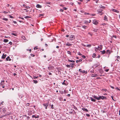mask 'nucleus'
Here are the masks:
<instances>
[{
	"instance_id": "c756f323",
	"label": "nucleus",
	"mask_w": 120,
	"mask_h": 120,
	"mask_svg": "<svg viewBox=\"0 0 120 120\" xmlns=\"http://www.w3.org/2000/svg\"><path fill=\"white\" fill-rule=\"evenodd\" d=\"M98 30L97 29H94V31L95 32H96Z\"/></svg>"
},
{
	"instance_id": "423d86ee",
	"label": "nucleus",
	"mask_w": 120,
	"mask_h": 120,
	"mask_svg": "<svg viewBox=\"0 0 120 120\" xmlns=\"http://www.w3.org/2000/svg\"><path fill=\"white\" fill-rule=\"evenodd\" d=\"M103 10L101 9H98L97 10V11L98 12V14H100V13H102V11Z\"/></svg>"
},
{
	"instance_id": "f03ea898",
	"label": "nucleus",
	"mask_w": 120,
	"mask_h": 120,
	"mask_svg": "<svg viewBox=\"0 0 120 120\" xmlns=\"http://www.w3.org/2000/svg\"><path fill=\"white\" fill-rule=\"evenodd\" d=\"M106 98L105 97H103L102 96H100L98 97L99 100L100 99H105Z\"/></svg>"
},
{
	"instance_id": "58836bf2",
	"label": "nucleus",
	"mask_w": 120,
	"mask_h": 120,
	"mask_svg": "<svg viewBox=\"0 0 120 120\" xmlns=\"http://www.w3.org/2000/svg\"><path fill=\"white\" fill-rule=\"evenodd\" d=\"M82 57L83 58H86V57L85 56H84V55H82Z\"/></svg>"
},
{
	"instance_id": "c03bdc74",
	"label": "nucleus",
	"mask_w": 120,
	"mask_h": 120,
	"mask_svg": "<svg viewBox=\"0 0 120 120\" xmlns=\"http://www.w3.org/2000/svg\"><path fill=\"white\" fill-rule=\"evenodd\" d=\"M9 44H10L11 45L12 44V43L10 41L9 43Z\"/></svg>"
},
{
	"instance_id": "2eb2a0df",
	"label": "nucleus",
	"mask_w": 120,
	"mask_h": 120,
	"mask_svg": "<svg viewBox=\"0 0 120 120\" xmlns=\"http://www.w3.org/2000/svg\"><path fill=\"white\" fill-rule=\"evenodd\" d=\"M36 7L38 8H41V6L39 4H38L37 5Z\"/></svg>"
},
{
	"instance_id": "1a4fd4ad",
	"label": "nucleus",
	"mask_w": 120,
	"mask_h": 120,
	"mask_svg": "<svg viewBox=\"0 0 120 120\" xmlns=\"http://www.w3.org/2000/svg\"><path fill=\"white\" fill-rule=\"evenodd\" d=\"M6 60H7V61H8V60H9V61H11V59H10V57L9 56H8L7 58H6Z\"/></svg>"
},
{
	"instance_id": "20e7f679",
	"label": "nucleus",
	"mask_w": 120,
	"mask_h": 120,
	"mask_svg": "<svg viewBox=\"0 0 120 120\" xmlns=\"http://www.w3.org/2000/svg\"><path fill=\"white\" fill-rule=\"evenodd\" d=\"M49 104V103L48 102V103H45L44 104H43V105L45 107V109H47V107L48 106Z\"/></svg>"
},
{
	"instance_id": "2f4dec72",
	"label": "nucleus",
	"mask_w": 120,
	"mask_h": 120,
	"mask_svg": "<svg viewBox=\"0 0 120 120\" xmlns=\"http://www.w3.org/2000/svg\"><path fill=\"white\" fill-rule=\"evenodd\" d=\"M38 77V76H33V78L34 79H37Z\"/></svg>"
},
{
	"instance_id": "412c9836",
	"label": "nucleus",
	"mask_w": 120,
	"mask_h": 120,
	"mask_svg": "<svg viewBox=\"0 0 120 120\" xmlns=\"http://www.w3.org/2000/svg\"><path fill=\"white\" fill-rule=\"evenodd\" d=\"M100 52H101V53H102V54H104L105 52V51L104 50L102 51H100Z\"/></svg>"
},
{
	"instance_id": "0eeeda50",
	"label": "nucleus",
	"mask_w": 120,
	"mask_h": 120,
	"mask_svg": "<svg viewBox=\"0 0 120 120\" xmlns=\"http://www.w3.org/2000/svg\"><path fill=\"white\" fill-rule=\"evenodd\" d=\"M111 10L112 11L116 12L118 13H119V11H117L116 9H111Z\"/></svg>"
},
{
	"instance_id": "4468645a",
	"label": "nucleus",
	"mask_w": 120,
	"mask_h": 120,
	"mask_svg": "<svg viewBox=\"0 0 120 120\" xmlns=\"http://www.w3.org/2000/svg\"><path fill=\"white\" fill-rule=\"evenodd\" d=\"M90 98L91 100V101H93L95 102V100L92 97H90Z\"/></svg>"
},
{
	"instance_id": "37998d69",
	"label": "nucleus",
	"mask_w": 120,
	"mask_h": 120,
	"mask_svg": "<svg viewBox=\"0 0 120 120\" xmlns=\"http://www.w3.org/2000/svg\"><path fill=\"white\" fill-rule=\"evenodd\" d=\"M116 89H117V90H120V89H119V88H118V87H116Z\"/></svg>"
},
{
	"instance_id": "6ab92c4d",
	"label": "nucleus",
	"mask_w": 120,
	"mask_h": 120,
	"mask_svg": "<svg viewBox=\"0 0 120 120\" xmlns=\"http://www.w3.org/2000/svg\"><path fill=\"white\" fill-rule=\"evenodd\" d=\"M97 75L96 74H92L91 75V76L92 77H96V76Z\"/></svg>"
},
{
	"instance_id": "ddd939ff",
	"label": "nucleus",
	"mask_w": 120,
	"mask_h": 120,
	"mask_svg": "<svg viewBox=\"0 0 120 120\" xmlns=\"http://www.w3.org/2000/svg\"><path fill=\"white\" fill-rule=\"evenodd\" d=\"M66 45L68 46H71V44L69 43H67L66 44Z\"/></svg>"
},
{
	"instance_id": "603ef678",
	"label": "nucleus",
	"mask_w": 120,
	"mask_h": 120,
	"mask_svg": "<svg viewBox=\"0 0 120 120\" xmlns=\"http://www.w3.org/2000/svg\"><path fill=\"white\" fill-rule=\"evenodd\" d=\"M53 105H52V106H51V108L52 109H53L54 108V107H53Z\"/></svg>"
},
{
	"instance_id": "72a5a7b5",
	"label": "nucleus",
	"mask_w": 120,
	"mask_h": 120,
	"mask_svg": "<svg viewBox=\"0 0 120 120\" xmlns=\"http://www.w3.org/2000/svg\"><path fill=\"white\" fill-rule=\"evenodd\" d=\"M66 66L68 68H70L71 67L70 65H67Z\"/></svg>"
},
{
	"instance_id": "0e129e2a",
	"label": "nucleus",
	"mask_w": 120,
	"mask_h": 120,
	"mask_svg": "<svg viewBox=\"0 0 120 120\" xmlns=\"http://www.w3.org/2000/svg\"><path fill=\"white\" fill-rule=\"evenodd\" d=\"M23 7H26V5L25 4H23Z\"/></svg>"
},
{
	"instance_id": "a18cd8bd",
	"label": "nucleus",
	"mask_w": 120,
	"mask_h": 120,
	"mask_svg": "<svg viewBox=\"0 0 120 120\" xmlns=\"http://www.w3.org/2000/svg\"><path fill=\"white\" fill-rule=\"evenodd\" d=\"M95 15L94 14H90V15L91 16H95Z\"/></svg>"
},
{
	"instance_id": "e433bc0d",
	"label": "nucleus",
	"mask_w": 120,
	"mask_h": 120,
	"mask_svg": "<svg viewBox=\"0 0 120 120\" xmlns=\"http://www.w3.org/2000/svg\"><path fill=\"white\" fill-rule=\"evenodd\" d=\"M31 56L33 57H34L35 56V55H34L32 54H30Z\"/></svg>"
},
{
	"instance_id": "e2e57ef3",
	"label": "nucleus",
	"mask_w": 120,
	"mask_h": 120,
	"mask_svg": "<svg viewBox=\"0 0 120 120\" xmlns=\"http://www.w3.org/2000/svg\"><path fill=\"white\" fill-rule=\"evenodd\" d=\"M103 14V13H102V12L101 13H100V14H99L101 15Z\"/></svg>"
},
{
	"instance_id": "a878e982",
	"label": "nucleus",
	"mask_w": 120,
	"mask_h": 120,
	"mask_svg": "<svg viewBox=\"0 0 120 120\" xmlns=\"http://www.w3.org/2000/svg\"><path fill=\"white\" fill-rule=\"evenodd\" d=\"M91 45H86V47H91Z\"/></svg>"
},
{
	"instance_id": "6e6d98bb",
	"label": "nucleus",
	"mask_w": 120,
	"mask_h": 120,
	"mask_svg": "<svg viewBox=\"0 0 120 120\" xmlns=\"http://www.w3.org/2000/svg\"><path fill=\"white\" fill-rule=\"evenodd\" d=\"M110 86V87H111L112 88V89H114V87L113 86Z\"/></svg>"
},
{
	"instance_id": "de8ad7c7",
	"label": "nucleus",
	"mask_w": 120,
	"mask_h": 120,
	"mask_svg": "<svg viewBox=\"0 0 120 120\" xmlns=\"http://www.w3.org/2000/svg\"><path fill=\"white\" fill-rule=\"evenodd\" d=\"M86 115L87 116H90V115L88 114H86Z\"/></svg>"
},
{
	"instance_id": "f3484780",
	"label": "nucleus",
	"mask_w": 120,
	"mask_h": 120,
	"mask_svg": "<svg viewBox=\"0 0 120 120\" xmlns=\"http://www.w3.org/2000/svg\"><path fill=\"white\" fill-rule=\"evenodd\" d=\"M8 41V40L7 39H4V41L5 42H7Z\"/></svg>"
},
{
	"instance_id": "c9c22d12",
	"label": "nucleus",
	"mask_w": 120,
	"mask_h": 120,
	"mask_svg": "<svg viewBox=\"0 0 120 120\" xmlns=\"http://www.w3.org/2000/svg\"><path fill=\"white\" fill-rule=\"evenodd\" d=\"M24 17L25 18H30V17L28 16H26L25 17Z\"/></svg>"
},
{
	"instance_id": "a211bd4d",
	"label": "nucleus",
	"mask_w": 120,
	"mask_h": 120,
	"mask_svg": "<svg viewBox=\"0 0 120 120\" xmlns=\"http://www.w3.org/2000/svg\"><path fill=\"white\" fill-rule=\"evenodd\" d=\"M82 60V59H80L79 60H77L76 62L77 63H78L79 62H81Z\"/></svg>"
},
{
	"instance_id": "473e14b6",
	"label": "nucleus",
	"mask_w": 120,
	"mask_h": 120,
	"mask_svg": "<svg viewBox=\"0 0 120 120\" xmlns=\"http://www.w3.org/2000/svg\"><path fill=\"white\" fill-rule=\"evenodd\" d=\"M11 34L12 35H13L15 36H16V34H15L13 33H11Z\"/></svg>"
},
{
	"instance_id": "6e6552de",
	"label": "nucleus",
	"mask_w": 120,
	"mask_h": 120,
	"mask_svg": "<svg viewBox=\"0 0 120 120\" xmlns=\"http://www.w3.org/2000/svg\"><path fill=\"white\" fill-rule=\"evenodd\" d=\"M6 56V54L4 55V54H3L2 56V58L3 59H4Z\"/></svg>"
},
{
	"instance_id": "9b49d317",
	"label": "nucleus",
	"mask_w": 120,
	"mask_h": 120,
	"mask_svg": "<svg viewBox=\"0 0 120 120\" xmlns=\"http://www.w3.org/2000/svg\"><path fill=\"white\" fill-rule=\"evenodd\" d=\"M82 109L84 111H86L87 112L88 111V110L87 109L85 108H83Z\"/></svg>"
},
{
	"instance_id": "338daca9",
	"label": "nucleus",
	"mask_w": 120,
	"mask_h": 120,
	"mask_svg": "<svg viewBox=\"0 0 120 120\" xmlns=\"http://www.w3.org/2000/svg\"><path fill=\"white\" fill-rule=\"evenodd\" d=\"M85 72V71H82V73H84Z\"/></svg>"
},
{
	"instance_id": "aec40b11",
	"label": "nucleus",
	"mask_w": 120,
	"mask_h": 120,
	"mask_svg": "<svg viewBox=\"0 0 120 120\" xmlns=\"http://www.w3.org/2000/svg\"><path fill=\"white\" fill-rule=\"evenodd\" d=\"M68 61L71 62H75V61L73 60H68Z\"/></svg>"
},
{
	"instance_id": "dca6fc26",
	"label": "nucleus",
	"mask_w": 120,
	"mask_h": 120,
	"mask_svg": "<svg viewBox=\"0 0 120 120\" xmlns=\"http://www.w3.org/2000/svg\"><path fill=\"white\" fill-rule=\"evenodd\" d=\"M32 117L33 118H38L39 117V116H35L34 115H33L32 116Z\"/></svg>"
},
{
	"instance_id": "4c0bfd02",
	"label": "nucleus",
	"mask_w": 120,
	"mask_h": 120,
	"mask_svg": "<svg viewBox=\"0 0 120 120\" xmlns=\"http://www.w3.org/2000/svg\"><path fill=\"white\" fill-rule=\"evenodd\" d=\"M65 81V80H64V82H62V84L63 85H65V83L64 82Z\"/></svg>"
},
{
	"instance_id": "393cba45",
	"label": "nucleus",
	"mask_w": 120,
	"mask_h": 120,
	"mask_svg": "<svg viewBox=\"0 0 120 120\" xmlns=\"http://www.w3.org/2000/svg\"><path fill=\"white\" fill-rule=\"evenodd\" d=\"M96 56V54L95 53H94L93 55V58H94Z\"/></svg>"
},
{
	"instance_id": "f257e3e1",
	"label": "nucleus",
	"mask_w": 120,
	"mask_h": 120,
	"mask_svg": "<svg viewBox=\"0 0 120 120\" xmlns=\"http://www.w3.org/2000/svg\"><path fill=\"white\" fill-rule=\"evenodd\" d=\"M75 37L73 35H71L70 36L69 40H73L75 39Z\"/></svg>"
},
{
	"instance_id": "5fc2aeb1",
	"label": "nucleus",
	"mask_w": 120,
	"mask_h": 120,
	"mask_svg": "<svg viewBox=\"0 0 120 120\" xmlns=\"http://www.w3.org/2000/svg\"><path fill=\"white\" fill-rule=\"evenodd\" d=\"M88 34L90 35L91 36H92V35L91 34H90V32H89L88 33Z\"/></svg>"
},
{
	"instance_id": "4d7b16f0",
	"label": "nucleus",
	"mask_w": 120,
	"mask_h": 120,
	"mask_svg": "<svg viewBox=\"0 0 120 120\" xmlns=\"http://www.w3.org/2000/svg\"><path fill=\"white\" fill-rule=\"evenodd\" d=\"M70 65H74L75 64L74 63H71L70 64Z\"/></svg>"
},
{
	"instance_id": "69168bd1",
	"label": "nucleus",
	"mask_w": 120,
	"mask_h": 120,
	"mask_svg": "<svg viewBox=\"0 0 120 120\" xmlns=\"http://www.w3.org/2000/svg\"><path fill=\"white\" fill-rule=\"evenodd\" d=\"M45 45H46V47H47V46H48V45L47 44H46V43H45Z\"/></svg>"
},
{
	"instance_id": "680f3d73",
	"label": "nucleus",
	"mask_w": 120,
	"mask_h": 120,
	"mask_svg": "<svg viewBox=\"0 0 120 120\" xmlns=\"http://www.w3.org/2000/svg\"><path fill=\"white\" fill-rule=\"evenodd\" d=\"M78 54L79 55H82V54L79 52Z\"/></svg>"
},
{
	"instance_id": "f704fd0d",
	"label": "nucleus",
	"mask_w": 120,
	"mask_h": 120,
	"mask_svg": "<svg viewBox=\"0 0 120 120\" xmlns=\"http://www.w3.org/2000/svg\"><path fill=\"white\" fill-rule=\"evenodd\" d=\"M25 8H27V9H28V8H30V7H29V6H26V7H25Z\"/></svg>"
},
{
	"instance_id": "9d476101",
	"label": "nucleus",
	"mask_w": 120,
	"mask_h": 120,
	"mask_svg": "<svg viewBox=\"0 0 120 120\" xmlns=\"http://www.w3.org/2000/svg\"><path fill=\"white\" fill-rule=\"evenodd\" d=\"M93 96V97H94V98H96V99H97V100H99L98 97H97V96H95V95L93 96Z\"/></svg>"
},
{
	"instance_id": "864d4df0",
	"label": "nucleus",
	"mask_w": 120,
	"mask_h": 120,
	"mask_svg": "<svg viewBox=\"0 0 120 120\" xmlns=\"http://www.w3.org/2000/svg\"><path fill=\"white\" fill-rule=\"evenodd\" d=\"M19 97L20 98H22V95H20V96H19Z\"/></svg>"
},
{
	"instance_id": "7ed1b4c3",
	"label": "nucleus",
	"mask_w": 120,
	"mask_h": 120,
	"mask_svg": "<svg viewBox=\"0 0 120 120\" xmlns=\"http://www.w3.org/2000/svg\"><path fill=\"white\" fill-rule=\"evenodd\" d=\"M93 23L94 24L96 25L98 24V22L95 19L93 20Z\"/></svg>"
},
{
	"instance_id": "774afa93",
	"label": "nucleus",
	"mask_w": 120,
	"mask_h": 120,
	"mask_svg": "<svg viewBox=\"0 0 120 120\" xmlns=\"http://www.w3.org/2000/svg\"><path fill=\"white\" fill-rule=\"evenodd\" d=\"M88 22L87 21H86L85 22V23H87Z\"/></svg>"
},
{
	"instance_id": "4be33fe9",
	"label": "nucleus",
	"mask_w": 120,
	"mask_h": 120,
	"mask_svg": "<svg viewBox=\"0 0 120 120\" xmlns=\"http://www.w3.org/2000/svg\"><path fill=\"white\" fill-rule=\"evenodd\" d=\"M44 14H40L39 15V17H40L41 16H42L44 15Z\"/></svg>"
},
{
	"instance_id": "5701e85b",
	"label": "nucleus",
	"mask_w": 120,
	"mask_h": 120,
	"mask_svg": "<svg viewBox=\"0 0 120 120\" xmlns=\"http://www.w3.org/2000/svg\"><path fill=\"white\" fill-rule=\"evenodd\" d=\"M33 81L34 82L35 84H36L38 82V81L36 80H34Z\"/></svg>"
},
{
	"instance_id": "ea45409f",
	"label": "nucleus",
	"mask_w": 120,
	"mask_h": 120,
	"mask_svg": "<svg viewBox=\"0 0 120 120\" xmlns=\"http://www.w3.org/2000/svg\"><path fill=\"white\" fill-rule=\"evenodd\" d=\"M67 53H68V54H70L71 55V52L70 51H67Z\"/></svg>"
},
{
	"instance_id": "79ce46f5",
	"label": "nucleus",
	"mask_w": 120,
	"mask_h": 120,
	"mask_svg": "<svg viewBox=\"0 0 120 120\" xmlns=\"http://www.w3.org/2000/svg\"><path fill=\"white\" fill-rule=\"evenodd\" d=\"M107 53H109V54H110V52L109 51V50H107Z\"/></svg>"
},
{
	"instance_id": "13d9d810",
	"label": "nucleus",
	"mask_w": 120,
	"mask_h": 120,
	"mask_svg": "<svg viewBox=\"0 0 120 120\" xmlns=\"http://www.w3.org/2000/svg\"><path fill=\"white\" fill-rule=\"evenodd\" d=\"M109 70L108 69H106L105 70V71H106L107 72L109 71Z\"/></svg>"
},
{
	"instance_id": "bf43d9fd",
	"label": "nucleus",
	"mask_w": 120,
	"mask_h": 120,
	"mask_svg": "<svg viewBox=\"0 0 120 120\" xmlns=\"http://www.w3.org/2000/svg\"><path fill=\"white\" fill-rule=\"evenodd\" d=\"M63 11V10L62 9H60V12H62Z\"/></svg>"
},
{
	"instance_id": "7c9ffc66",
	"label": "nucleus",
	"mask_w": 120,
	"mask_h": 120,
	"mask_svg": "<svg viewBox=\"0 0 120 120\" xmlns=\"http://www.w3.org/2000/svg\"><path fill=\"white\" fill-rule=\"evenodd\" d=\"M8 12H6V11H4L3 12V13H4L5 14H7V13H8Z\"/></svg>"
},
{
	"instance_id": "49530a36",
	"label": "nucleus",
	"mask_w": 120,
	"mask_h": 120,
	"mask_svg": "<svg viewBox=\"0 0 120 120\" xmlns=\"http://www.w3.org/2000/svg\"><path fill=\"white\" fill-rule=\"evenodd\" d=\"M79 71H80V72H82V69H79Z\"/></svg>"
},
{
	"instance_id": "f8f14e48",
	"label": "nucleus",
	"mask_w": 120,
	"mask_h": 120,
	"mask_svg": "<svg viewBox=\"0 0 120 120\" xmlns=\"http://www.w3.org/2000/svg\"><path fill=\"white\" fill-rule=\"evenodd\" d=\"M99 7L100 8H102L104 9L105 8V7L104 6H102L101 5L100 6H99Z\"/></svg>"
},
{
	"instance_id": "c85d7f7f",
	"label": "nucleus",
	"mask_w": 120,
	"mask_h": 120,
	"mask_svg": "<svg viewBox=\"0 0 120 120\" xmlns=\"http://www.w3.org/2000/svg\"><path fill=\"white\" fill-rule=\"evenodd\" d=\"M62 7H63V8H62V9H64V10H66L67 9V8H65V7H63V6H62Z\"/></svg>"
},
{
	"instance_id": "09e8293b",
	"label": "nucleus",
	"mask_w": 120,
	"mask_h": 120,
	"mask_svg": "<svg viewBox=\"0 0 120 120\" xmlns=\"http://www.w3.org/2000/svg\"><path fill=\"white\" fill-rule=\"evenodd\" d=\"M9 16L10 17V18H13V16H11V15H9Z\"/></svg>"
},
{
	"instance_id": "052dcab7",
	"label": "nucleus",
	"mask_w": 120,
	"mask_h": 120,
	"mask_svg": "<svg viewBox=\"0 0 120 120\" xmlns=\"http://www.w3.org/2000/svg\"><path fill=\"white\" fill-rule=\"evenodd\" d=\"M86 26H82V27H83V28H85V27H86Z\"/></svg>"
},
{
	"instance_id": "8fccbe9b",
	"label": "nucleus",
	"mask_w": 120,
	"mask_h": 120,
	"mask_svg": "<svg viewBox=\"0 0 120 120\" xmlns=\"http://www.w3.org/2000/svg\"><path fill=\"white\" fill-rule=\"evenodd\" d=\"M113 96H111V98H112V99L113 100H114V99H113Z\"/></svg>"
},
{
	"instance_id": "a19ab883",
	"label": "nucleus",
	"mask_w": 120,
	"mask_h": 120,
	"mask_svg": "<svg viewBox=\"0 0 120 120\" xmlns=\"http://www.w3.org/2000/svg\"><path fill=\"white\" fill-rule=\"evenodd\" d=\"M95 50L96 51H97V50H98V48H97V47H95Z\"/></svg>"
},
{
	"instance_id": "39448f33",
	"label": "nucleus",
	"mask_w": 120,
	"mask_h": 120,
	"mask_svg": "<svg viewBox=\"0 0 120 120\" xmlns=\"http://www.w3.org/2000/svg\"><path fill=\"white\" fill-rule=\"evenodd\" d=\"M102 48V45H100L98 46V50L100 51L101 50Z\"/></svg>"
},
{
	"instance_id": "bb28decb",
	"label": "nucleus",
	"mask_w": 120,
	"mask_h": 120,
	"mask_svg": "<svg viewBox=\"0 0 120 120\" xmlns=\"http://www.w3.org/2000/svg\"><path fill=\"white\" fill-rule=\"evenodd\" d=\"M107 19V17L106 15H105L104 16V20H106Z\"/></svg>"
},
{
	"instance_id": "cd10ccee",
	"label": "nucleus",
	"mask_w": 120,
	"mask_h": 120,
	"mask_svg": "<svg viewBox=\"0 0 120 120\" xmlns=\"http://www.w3.org/2000/svg\"><path fill=\"white\" fill-rule=\"evenodd\" d=\"M90 1V0H86L84 1L85 3H86L88 1Z\"/></svg>"
},
{
	"instance_id": "b1692460",
	"label": "nucleus",
	"mask_w": 120,
	"mask_h": 120,
	"mask_svg": "<svg viewBox=\"0 0 120 120\" xmlns=\"http://www.w3.org/2000/svg\"><path fill=\"white\" fill-rule=\"evenodd\" d=\"M3 20H4L6 21H7L8 20V19H7L6 18H4L2 19Z\"/></svg>"
},
{
	"instance_id": "3c124183",
	"label": "nucleus",
	"mask_w": 120,
	"mask_h": 120,
	"mask_svg": "<svg viewBox=\"0 0 120 120\" xmlns=\"http://www.w3.org/2000/svg\"><path fill=\"white\" fill-rule=\"evenodd\" d=\"M13 22L14 23H17V22L16 21H13Z\"/></svg>"
}]
</instances>
